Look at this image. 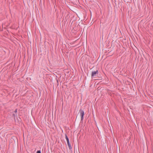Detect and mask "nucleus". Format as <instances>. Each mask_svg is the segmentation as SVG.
<instances>
[{
  "label": "nucleus",
  "instance_id": "1",
  "mask_svg": "<svg viewBox=\"0 0 153 153\" xmlns=\"http://www.w3.org/2000/svg\"><path fill=\"white\" fill-rule=\"evenodd\" d=\"M65 138H66L67 141V143L69 149H71L72 148H71V145L70 143L69 139H68L66 134L65 135Z\"/></svg>",
  "mask_w": 153,
  "mask_h": 153
},
{
  "label": "nucleus",
  "instance_id": "2",
  "mask_svg": "<svg viewBox=\"0 0 153 153\" xmlns=\"http://www.w3.org/2000/svg\"><path fill=\"white\" fill-rule=\"evenodd\" d=\"M79 113H80V115L81 116V120H83V116L84 114V112L81 109L79 111Z\"/></svg>",
  "mask_w": 153,
  "mask_h": 153
},
{
  "label": "nucleus",
  "instance_id": "3",
  "mask_svg": "<svg viewBox=\"0 0 153 153\" xmlns=\"http://www.w3.org/2000/svg\"><path fill=\"white\" fill-rule=\"evenodd\" d=\"M98 70H97L96 71H93L91 73V77H93L94 76H96L97 74H98Z\"/></svg>",
  "mask_w": 153,
  "mask_h": 153
},
{
  "label": "nucleus",
  "instance_id": "4",
  "mask_svg": "<svg viewBox=\"0 0 153 153\" xmlns=\"http://www.w3.org/2000/svg\"><path fill=\"white\" fill-rule=\"evenodd\" d=\"M37 153H41V151H38L37 152Z\"/></svg>",
  "mask_w": 153,
  "mask_h": 153
},
{
  "label": "nucleus",
  "instance_id": "5",
  "mask_svg": "<svg viewBox=\"0 0 153 153\" xmlns=\"http://www.w3.org/2000/svg\"><path fill=\"white\" fill-rule=\"evenodd\" d=\"M17 112V109H16L15 111V112L16 113Z\"/></svg>",
  "mask_w": 153,
  "mask_h": 153
}]
</instances>
